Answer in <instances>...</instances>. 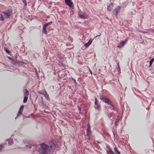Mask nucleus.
<instances>
[{"label":"nucleus","mask_w":154,"mask_h":154,"mask_svg":"<svg viewBox=\"0 0 154 154\" xmlns=\"http://www.w3.org/2000/svg\"><path fill=\"white\" fill-rule=\"evenodd\" d=\"M62 144H63L64 146H65L66 147V148L65 145V142H64L63 141H62Z\"/></svg>","instance_id":"obj_41"},{"label":"nucleus","mask_w":154,"mask_h":154,"mask_svg":"<svg viewBox=\"0 0 154 154\" xmlns=\"http://www.w3.org/2000/svg\"><path fill=\"white\" fill-rule=\"evenodd\" d=\"M152 65V64H150V63H149V67H151Z\"/></svg>","instance_id":"obj_45"},{"label":"nucleus","mask_w":154,"mask_h":154,"mask_svg":"<svg viewBox=\"0 0 154 154\" xmlns=\"http://www.w3.org/2000/svg\"><path fill=\"white\" fill-rule=\"evenodd\" d=\"M97 96L103 102L110 105L109 106L107 107L108 109L110 110L112 109L115 111H117V110L115 109V106L113 104L112 102L107 96L104 95L102 93H100L99 95H97Z\"/></svg>","instance_id":"obj_2"},{"label":"nucleus","mask_w":154,"mask_h":154,"mask_svg":"<svg viewBox=\"0 0 154 154\" xmlns=\"http://www.w3.org/2000/svg\"><path fill=\"white\" fill-rule=\"evenodd\" d=\"M32 114H31V116H32Z\"/></svg>","instance_id":"obj_60"},{"label":"nucleus","mask_w":154,"mask_h":154,"mask_svg":"<svg viewBox=\"0 0 154 154\" xmlns=\"http://www.w3.org/2000/svg\"><path fill=\"white\" fill-rule=\"evenodd\" d=\"M7 57L9 59V60L11 61L13 59V58L9 57Z\"/></svg>","instance_id":"obj_37"},{"label":"nucleus","mask_w":154,"mask_h":154,"mask_svg":"<svg viewBox=\"0 0 154 154\" xmlns=\"http://www.w3.org/2000/svg\"><path fill=\"white\" fill-rule=\"evenodd\" d=\"M120 119H119L118 121H116L114 122V125L116 127L118 126V123H119V121H120Z\"/></svg>","instance_id":"obj_25"},{"label":"nucleus","mask_w":154,"mask_h":154,"mask_svg":"<svg viewBox=\"0 0 154 154\" xmlns=\"http://www.w3.org/2000/svg\"><path fill=\"white\" fill-rule=\"evenodd\" d=\"M154 60V58H152V59H151L149 61V63H150V64H152L153 63Z\"/></svg>","instance_id":"obj_30"},{"label":"nucleus","mask_w":154,"mask_h":154,"mask_svg":"<svg viewBox=\"0 0 154 154\" xmlns=\"http://www.w3.org/2000/svg\"><path fill=\"white\" fill-rule=\"evenodd\" d=\"M3 1H5V0H2Z\"/></svg>","instance_id":"obj_59"},{"label":"nucleus","mask_w":154,"mask_h":154,"mask_svg":"<svg viewBox=\"0 0 154 154\" xmlns=\"http://www.w3.org/2000/svg\"><path fill=\"white\" fill-rule=\"evenodd\" d=\"M59 133H60L61 134V131H59Z\"/></svg>","instance_id":"obj_50"},{"label":"nucleus","mask_w":154,"mask_h":154,"mask_svg":"<svg viewBox=\"0 0 154 154\" xmlns=\"http://www.w3.org/2000/svg\"><path fill=\"white\" fill-rule=\"evenodd\" d=\"M100 35H100H96V36H95V37H97V36H99V35Z\"/></svg>","instance_id":"obj_49"},{"label":"nucleus","mask_w":154,"mask_h":154,"mask_svg":"<svg viewBox=\"0 0 154 154\" xmlns=\"http://www.w3.org/2000/svg\"><path fill=\"white\" fill-rule=\"evenodd\" d=\"M4 49L5 51L6 52L8 53L9 54H10L11 52V51L9 50L6 47H4Z\"/></svg>","instance_id":"obj_20"},{"label":"nucleus","mask_w":154,"mask_h":154,"mask_svg":"<svg viewBox=\"0 0 154 154\" xmlns=\"http://www.w3.org/2000/svg\"><path fill=\"white\" fill-rule=\"evenodd\" d=\"M65 79L64 78H63V80Z\"/></svg>","instance_id":"obj_58"},{"label":"nucleus","mask_w":154,"mask_h":154,"mask_svg":"<svg viewBox=\"0 0 154 154\" xmlns=\"http://www.w3.org/2000/svg\"><path fill=\"white\" fill-rule=\"evenodd\" d=\"M56 16H57V17L58 18V16H57V15H56Z\"/></svg>","instance_id":"obj_56"},{"label":"nucleus","mask_w":154,"mask_h":154,"mask_svg":"<svg viewBox=\"0 0 154 154\" xmlns=\"http://www.w3.org/2000/svg\"><path fill=\"white\" fill-rule=\"evenodd\" d=\"M58 111H59V112H61V111H59V110H58Z\"/></svg>","instance_id":"obj_52"},{"label":"nucleus","mask_w":154,"mask_h":154,"mask_svg":"<svg viewBox=\"0 0 154 154\" xmlns=\"http://www.w3.org/2000/svg\"><path fill=\"white\" fill-rule=\"evenodd\" d=\"M89 71L90 72V73L91 74V75H92V71L90 69H89Z\"/></svg>","instance_id":"obj_43"},{"label":"nucleus","mask_w":154,"mask_h":154,"mask_svg":"<svg viewBox=\"0 0 154 154\" xmlns=\"http://www.w3.org/2000/svg\"><path fill=\"white\" fill-rule=\"evenodd\" d=\"M110 3L107 6V9L109 11H112V9L113 8V5L114 3L112 2H110Z\"/></svg>","instance_id":"obj_12"},{"label":"nucleus","mask_w":154,"mask_h":154,"mask_svg":"<svg viewBox=\"0 0 154 154\" xmlns=\"http://www.w3.org/2000/svg\"><path fill=\"white\" fill-rule=\"evenodd\" d=\"M134 93V94L136 95L137 96V95L135 93Z\"/></svg>","instance_id":"obj_51"},{"label":"nucleus","mask_w":154,"mask_h":154,"mask_svg":"<svg viewBox=\"0 0 154 154\" xmlns=\"http://www.w3.org/2000/svg\"><path fill=\"white\" fill-rule=\"evenodd\" d=\"M71 14L73 15L74 14V12L72 10V9H71Z\"/></svg>","instance_id":"obj_38"},{"label":"nucleus","mask_w":154,"mask_h":154,"mask_svg":"<svg viewBox=\"0 0 154 154\" xmlns=\"http://www.w3.org/2000/svg\"><path fill=\"white\" fill-rule=\"evenodd\" d=\"M54 74L56 75H58V72L57 70L58 69V67L57 65H56V66H54Z\"/></svg>","instance_id":"obj_18"},{"label":"nucleus","mask_w":154,"mask_h":154,"mask_svg":"<svg viewBox=\"0 0 154 154\" xmlns=\"http://www.w3.org/2000/svg\"><path fill=\"white\" fill-rule=\"evenodd\" d=\"M42 32L45 34H47V33L46 28L44 26H43Z\"/></svg>","instance_id":"obj_21"},{"label":"nucleus","mask_w":154,"mask_h":154,"mask_svg":"<svg viewBox=\"0 0 154 154\" xmlns=\"http://www.w3.org/2000/svg\"><path fill=\"white\" fill-rule=\"evenodd\" d=\"M71 81H72L73 82L75 86L76 87L80 86V85L78 84V83L77 82L76 80L73 78H72L71 79Z\"/></svg>","instance_id":"obj_15"},{"label":"nucleus","mask_w":154,"mask_h":154,"mask_svg":"<svg viewBox=\"0 0 154 154\" xmlns=\"http://www.w3.org/2000/svg\"><path fill=\"white\" fill-rule=\"evenodd\" d=\"M120 9L121 6L119 5H118L112 11L116 17L120 12Z\"/></svg>","instance_id":"obj_7"},{"label":"nucleus","mask_w":154,"mask_h":154,"mask_svg":"<svg viewBox=\"0 0 154 154\" xmlns=\"http://www.w3.org/2000/svg\"><path fill=\"white\" fill-rule=\"evenodd\" d=\"M62 139H61V136H58V150L59 149V145H62ZM62 146H63V145L62 144Z\"/></svg>","instance_id":"obj_17"},{"label":"nucleus","mask_w":154,"mask_h":154,"mask_svg":"<svg viewBox=\"0 0 154 154\" xmlns=\"http://www.w3.org/2000/svg\"><path fill=\"white\" fill-rule=\"evenodd\" d=\"M100 106L101 105L100 104H97L95 105L94 107L98 111H101Z\"/></svg>","instance_id":"obj_14"},{"label":"nucleus","mask_w":154,"mask_h":154,"mask_svg":"<svg viewBox=\"0 0 154 154\" xmlns=\"http://www.w3.org/2000/svg\"><path fill=\"white\" fill-rule=\"evenodd\" d=\"M41 147L42 150L40 153L41 154H48V152L49 148V146L48 145L44 143L40 145Z\"/></svg>","instance_id":"obj_3"},{"label":"nucleus","mask_w":154,"mask_h":154,"mask_svg":"<svg viewBox=\"0 0 154 154\" xmlns=\"http://www.w3.org/2000/svg\"><path fill=\"white\" fill-rule=\"evenodd\" d=\"M114 150L116 152L118 150L116 147H115L114 148Z\"/></svg>","instance_id":"obj_32"},{"label":"nucleus","mask_w":154,"mask_h":154,"mask_svg":"<svg viewBox=\"0 0 154 154\" xmlns=\"http://www.w3.org/2000/svg\"><path fill=\"white\" fill-rule=\"evenodd\" d=\"M66 60L64 57V55L61 54H60L58 52V81L60 82V78H63L65 75L63 71L61 74V71H63L66 66L65 64Z\"/></svg>","instance_id":"obj_1"},{"label":"nucleus","mask_w":154,"mask_h":154,"mask_svg":"<svg viewBox=\"0 0 154 154\" xmlns=\"http://www.w3.org/2000/svg\"><path fill=\"white\" fill-rule=\"evenodd\" d=\"M47 96L48 97V94H47Z\"/></svg>","instance_id":"obj_57"},{"label":"nucleus","mask_w":154,"mask_h":154,"mask_svg":"<svg viewBox=\"0 0 154 154\" xmlns=\"http://www.w3.org/2000/svg\"><path fill=\"white\" fill-rule=\"evenodd\" d=\"M24 106L23 105H21L20 106V108L19 110H21V111H22L23 110V109Z\"/></svg>","instance_id":"obj_31"},{"label":"nucleus","mask_w":154,"mask_h":154,"mask_svg":"<svg viewBox=\"0 0 154 154\" xmlns=\"http://www.w3.org/2000/svg\"><path fill=\"white\" fill-rule=\"evenodd\" d=\"M4 17H3V15L2 14H1V21H4Z\"/></svg>","instance_id":"obj_29"},{"label":"nucleus","mask_w":154,"mask_h":154,"mask_svg":"<svg viewBox=\"0 0 154 154\" xmlns=\"http://www.w3.org/2000/svg\"><path fill=\"white\" fill-rule=\"evenodd\" d=\"M22 113V111H21V110H19L18 111V113L17 114V116L15 118V119H16V118L17 117V116H19V115L20 114H21Z\"/></svg>","instance_id":"obj_27"},{"label":"nucleus","mask_w":154,"mask_h":154,"mask_svg":"<svg viewBox=\"0 0 154 154\" xmlns=\"http://www.w3.org/2000/svg\"><path fill=\"white\" fill-rule=\"evenodd\" d=\"M12 64L13 65H16V62L13 59L11 61Z\"/></svg>","instance_id":"obj_26"},{"label":"nucleus","mask_w":154,"mask_h":154,"mask_svg":"<svg viewBox=\"0 0 154 154\" xmlns=\"http://www.w3.org/2000/svg\"><path fill=\"white\" fill-rule=\"evenodd\" d=\"M18 62L21 63H22V64H26V63H25L24 62H23L22 61H19Z\"/></svg>","instance_id":"obj_34"},{"label":"nucleus","mask_w":154,"mask_h":154,"mask_svg":"<svg viewBox=\"0 0 154 154\" xmlns=\"http://www.w3.org/2000/svg\"><path fill=\"white\" fill-rule=\"evenodd\" d=\"M51 23H52V22H48V23H47V24H48V25L49 26V25H50L51 24Z\"/></svg>","instance_id":"obj_42"},{"label":"nucleus","mask_w":154,"mask_h":154,"mask_svg":"<svg viewBox=\"0 0 154 154\" xmlns=\"http://www.w3.org/2000/svg\"><path fill=\"white\" fill-rule=\"evenodd\" d=\"M36 74L37 75V76L38 77V73L37 72H36Z\"/></svg>","instance_id":"obj_47"},{"label":"nucleus","mask_w":154,"mask_h":154,"mask_svg":"<svg viewBox=\"0 0 154 154\" xmlns=\"http://www.w3.org/2000/svg\"><path fill=\"white\" fill-rule=\"evenodd\" d=\"M24 5V7H26L27 6V3L26 2H25V3H23Z\"/></svg>","instance_id":"obj_40"},{"label":"nucleus","mask_w":154,"mask_h":154,"mask_svg":"<svg viewBox=\"0 0 154 154\" xmlns=\"http://www.w3.org/2000/svg\"><path fill=\"white\" fill-rule=\"evenodd\" d=\"M23 2V3H25V2H26V0H22Z\"/></svg>","instance_id":"obj_44"},{"label":"nucleus","mask_w":154,"mask_h":154,"mask_svg":"<svg viewBox=\"0 0 154 154\" xmlns=\"http://www.w3.org/2000/svg\"><path fill=\"white\" fill-rule=\"evenodd\" d=\"M118 71V72H119V74L120 72V68L119 67L118 68V69H117Z\"/></svg>","instance_id":"obj_39"},{"label":"nucleus","mask_w":154,"mask_h":154,"mask_svg":"<svg viewBox=\"0 0 154 154\" xmlns=\"http://www.w3.org/2000/svg\"><path fill=\"white\" fill-rule=\"evenodd\" d=\"M79 11L78 12V17L82 20L86 19H88V17L85 11L82 12V10L79 9L78 6Z\"/></svg>","instance_id":"obj_4"},{"label":"nucleus","mask_w":154,"mask_h":154,"mask_svg":"<svg viewBox=\"0 0 154 154\" xmlns=\"http://www.w3.org/2000/svg\"><path fill=\"white\" fill-rule=\"evenodd\" d=\"M128 39L127 38H126L124 41H121L117 46V47L119 48H122L124 45L126 43Z\"/></svg>","instance_id":"obj_9"},{"label":"nucleus","mask_w":154,"mask_h":154,"mask_svg":"<svg viewBox=\"0 0 154 154\" xmlns=\"http://www.w3.org/2000/svg\"><path fill=\"white\" fill-rule=\"evenodd\" d=\"M54 80L56 81V80H57V79L56 77H54Z\"/></svg>","instance_id":"obj_46"},{"label":"nucleus","mask_w":154,"mask_h":154,"mask_svg":"<svg viewBox=\"0 0 154 154\" xmlns=\"http://www.w3.org/2000/svg\"><path fill=\"white\" fill-rule=\"evenodd\" d=\"M78 110L80 112H81L82 111V108L80 107H79Z\"/></svg>","instance_id":"obj_36"},{"label":"nucleus","mask_w":154,"mask_h":154,"mask_svg":"<svg viewBox=\"0 0 154 154\" xmlns=\"http://www.w3.org/2000/svg\"><path fill=\"white\" fill-rule=\"evenodd\" d=\"M66 151V150H64V151H63V153H64Z\"/></svg>","instance_id":"obj_48"},{"label":"nucleus","mask_w":154,"mask_h":154,"mask_svg":"<svg viewBox=\"0 0 154 154\" xmlns=\"http://www.w3.org/2000/svg\"><path fill=\"white\" fill-rule=\"evenodd\" d=\"M113 112H110L108 114V116L109 117H111L112 116V115H113Z\"/></svg>","instance_id":"obj_28"},{"label":"nucleus","mask_w":154,"mask_h":154,"mask_svg":"<svg viewBox=\"0 0 154 154\" xmlns=\"http://www.w3.org/2000/svg\"><path fill=\"white\" fill-rule=\"evenodd\" d=\"M130 79L131 80V77H130Z\"/></svg>","instance_id":"obj_54"},{"label":"nucleus","mask_w":154,"mask_h":154,"mask_svg":"<svg viewBox=\"0 0 154 154\" xmlns=\"http://www.w3.org/2000/svg\"><path fill=\"white\" fill-rule=\"evenodd\" d=\"M79 78H78V80H77V81H78V79H79Z\"/></svg>","instance_id":"obj_53"},{"label":"nucleus","mask_w":154,"mask_h":154,"mask_svg":"<svg viewBox=\"0 0 154 154\" xmlns=\"http://www.w3.org/2000/svg\"><path fill=\"white\" fill-rule=\"evenodd\" d=\"M26 147H28L29 149L32 148L33 149L32 150L33 151L36 150L38 151V146L37 145H26Z\"/></svg>","instance_id":"obj_10"},{"label":"nucleus","mask_w":154,"mask_h":154,"mask_svg":"<svg viewBox=\"0 0 154 154\" xmlns=\"http://www.w3.org/2000/svg\"><path fill=\"white\" fill-rule=\"evenodd\" d=\"M48 26V24H47V23L43 25V26L46 28Z\"/></svg>","instance_id":"obj_35"},{"label":"nucleus","mask_w":154,"mask_h":154,"mask_svg":"<svg viewBox=\"0 0 154 154\" xmlns=\"http://www.w3.org/2000/svg\"><path fill=\"white\" fill-rule=\"evenodd\" d=\"M64 2L65 4L71 9H73L74 8V6L72 0H64Z\"/></svg>","instance_id":"obj_8"},{"label":"nucleus","mask_w":154,"mask_h":154,"mask_svg":"<svg viewBox=\"0 0 154 154\" xmlns=\"http://www.w3.org/2000/svg\"><path fill=\"white\" fill-rule=\"evenodd\" d=\"M87 127L86 130L87 136L88 137V140H90L91 137V126L89 123L87 124Z\"/></svg>","instance_id":"obj_5"},{"label":"nucleus","mask_w":154,"mask_h":154,"mask_svg":"<svg viewBox=\"0 0 154 154\" xmlns=\"http://www.w3.org/2000/svg\"><path fill=\"white\" fill-rule=\"evenodd\" d=\"M49 145L51 148H52L53 147H56V145L55 141L54 140H51L49 142Z\"/></svg>","instance_id":"obj_11"},{"label":"nucleus","mask_w":154,"mask_h":154,"mask_svg":"<svg viewBox=\"0 0 154 154\" xmlns=\"http://www.w3.org/2000/svg\"><path fill=\"white\" fill-rule=\"evenodd\" d=\"M12 12L11 9H7L5 11H3L2 13L4 14L5 18L8 19L11 15Z\"/></svg>","instance_id":"obj_6"},{"label":"nucleus","mask_w":154,"mask_h":154,"mask_svg":"<svg viewBox=\"0 0 154 154\" xmlns=\"http://www.w3.org/2000/svg\"><path fill=\"white\" fill-rule=\"evenodd\" d=\"M107 154H116V153L113 152L111 149H110L106 150Z\"/></svg>","instance_id":"obj_16"},{"label":"nucleus","mask_w":154,"mask_h":154,"mask_svg":"<svg viewBox=\"0 0 154 154\" xmlns=\"http://www.w3.org/2000/svg\"><path fill=\"white\" fill-rule=\"evenodd\" d=\"M7 141L8 142V145H11L14 143V141L12 139L9 138L8 139Z\"/></svg>","instance_id":"obj_19"},{"label":"nucleus","mask_w":154,"mask_h":154,"mask_svg":"<svg viewBox=\"0 0 154 154\" xmlns=\"http://www.w3.org/2000/svg\"><path fill=\"white\" fill-rule=\"evenodd\" d=\"M3 146L2 145L0 144V152L2 150Z\"/></svg>","instance_id":"obj_33"},{"label":"nucleus","mask_w":154,"mask_h":154,"mask_svg":"<svg viewBox=\"0 0 154 154\" xmlns=\"http://www.w3.org/2000/svg\"><path fill=\"white\" fill-rule=\"evenodd\" d=\"M60 0L61 1H62V0Z\"/></svg>","instance_id":"obj_61"},{"label":"nucleus","mask_w":154,"mask_h":154,"mask_svg":"<svg viewBox=\"0 0 154 154\" xmlns=\"http://www.w3.org/2000/svg\"><path fill=\"white\" fill-rule=\"evenodd\" d=\"M27 99L28 97L27 96H25L23 98V102L24 103H26L27 100Z\"/></svg>","instance_id":"obj_24"},{"label":"nucleus","mask_w":154,"mask_h":154,"mask_svg":"<svg viewBox=\"0 0 154 154\" xmlns=\"http://www.w3.org/2000/svg\"><path fill=\"white\" fill-rule=\"evenodd\" d=\"M60 84L59 83H58V85H60Z\"/></svg>","instance_id":"obj_55"},{"label":"nucleus","mask_w":154,"mask_h":154,"mask_svg":"<svg viewBox=\"0 0 154 154\" xmlns=\"http://www.w3.org/2000/svg\"><path fill=\"white\" fill-rule=\"evenodd\" d=\"M93 40L92 39H90V40L88 41V42L85 43L84 45L86 48H88L89 47L92 43V42Z\"/></svg>","instance_id":"obj_13"},{"label":"nucleus","mask_w":154,"mask_h":154,"mask_svg":"<svg viewBox=\"0 0 154 154\" xmlns=\"http://www.w3.org/2000/svg\"><path fill=\"white\" fill-rule=\"evenodd\" d=\"M25 91L24 95L28 97L29 94V92L26 89L25 90Z\"/></svg>","instance_id":"obj_22"},{"label":"nucleus","mask_w":154,"mask_h":154,"mask_svg":"<svg viewBox=\"0 0 154 154\" xmlns=\"http://www.w3.org/2000/svg\"><path fill=\"white\" fill-rule=\"evenodd\" d=\"M94 100H95L94 101V104L95 105L97 104H100L98 99L96 97L94 98Z\"/></svg>","instance_id":"obj_23"}]
</instances>
